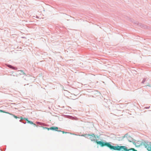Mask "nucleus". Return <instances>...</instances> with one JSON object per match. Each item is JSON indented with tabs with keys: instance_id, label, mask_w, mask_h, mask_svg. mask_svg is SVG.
I'll return each mask as SVG.
<instances>
[{
	"instance_id": "obj_1",
	"label": "nucleus",
	"mask_w": 151,
	"mask_h": 151,
	"mask_svg": "<svg viewBox=\"0 0 151 151\" xmlns=\"http://www.w3.org/2000/svg\"><path fill=\"white\" fill-rule=\"evenodd\" d=\"M101 147L106 146L109 147L111 150H117L121 151H127L128 147L124 146H112L110 144L111 142H103L102 141H99L97 142Z\"/></svg>"
},
{
	"instance_id": "obj_2",
	"label": "nucleus",
	"mask_w": 151,
	"mask_h": 151,
	"mask_svg": "<svg viewBox=\"0 0 151 151\" xmlns=\"http://www.w3.org/2000/svg\"><path fill=\"white\" fill-rule=\"evenodd\" d=\"M143 145L149 151H151V143L148 142H145Z\"/></svg>"
},
{
	"instance_id": "obj_3",
	"label": "nucleus",
	"mask_w": 151,
	"mask_h": 151,
	"mask_svg": "<svg viewBox=\"0 0 151 151\" xmlns=\"http://www.w3.org/2000/svg\"><path fill=\"white\" fill-rule=\"evenodd\" d=\"M87 135L88 136V137H89V138L92 141H95L98 144L97 142H98V141H97L96 139H96V137L94 134H93L92 135H90L88 134Z\"/></svg>"
},
{
	"instance_id": "obj_4",
	"label": "nucleus",
	"mask_w": 151,
	"mask_h": 151,
	"mask_svg": "<svg viewBox=\"0 0 151 151\" xmlns=\"http://www.w3.org/2000/svg\"><path fill=\"white\" fill-rule=\"evenodd\" d=\"M50 130H55L58 131H60L58 130V127H51L50 128Z\"/></svg>"
},
{
	"instance_id": "obj_5",
	"label": "nucleus",
	"mask_w": 151,
	"mask_h": 151,
	"mask_svg": "<svg viewBox=\"0 0 151 151\" xmlns=\"http://www.w3.org/2000/svg\"><path fill=\"white\" fill-rule=\"evenodd\" d=\"M24 119H25L27 121V123H30L31 124H34L35 125H36L35 124H33V122L28 120L27 118H24Z\"/></svg>"
},
{
	"instance_id": "obj_6",
	"label": "nucleus",
	"mask_w": 151,
	"mask_h": 151,
	"mask_svg": "<svg viewBox=\"0 0 151 151\" xmlns=\"http://www.w3.org/2000/svg\"><path fill=\"white\" fill-rule=\"evenodd\" d=\"M6 113L8 114H9L10 115H11L13 116L16 119H17V118H19V117H18L17 116H15V115H14L13 114H12L11 113H9V112H6Z\"/></svg>"
},
{
	"instance_id": "obj_7",
	"label": "nucleus",
	"mask_w": 151,
	"mask_h": 151,
	"mask_svg": "<svg viewBox=\"0 0 151 151\" xmlns=\"http://www.w3.org/2000/svg\"><path fill=\"white\" fill-rule=\"evenodd\" d=\"M8 66V67H9L11 68H12L13 69H17V68H15L14 67H13L11 65H9Z\"/></svg>"
},
{
	"instance_id": "obj_8",
	"label": "nucleus",
	"mask_w": 151,
	"mask_h": 151,
	"mask_svg": "<svg viewBox=\"0 0 151 151\" xmlns=\"http://www.w3.org/2000/svg\"><path fill=\"white\" fill-rule=\"evenodd\" d=\"M37 124L41 125H44V124L40 122H37Z\"/></svg>"
},
{
	"instance_id": "obj_9",
	"label": "nucleus",
	"mask_w": 151,
	"mask_h": 151,
	"mask_svg": "<svg viewBox=\"0 0 151 151\" xmlns=\"http://www.w3.org/2000/svg\"><path fill=\"white\" fill-rule=\"evenodd\" d=\"M146 78H144L143 79V80H142V83H145V82L146 81Z\"/></svg>"
},
{
	"instance_id": "obj_10",
	"label": "nucleus",
	"mask_w": 151,
	"mask_h": 151,
	"mask_svg": "<svg viewBox=\"0 0 151 151\" xmlns=\"http://www.w3.org/2000/svg\"><path fill=\"white\" fill-rule=\"evenodd\" d=\"M18 71H20L21 72V73H20L21 74H23L24 75H25V73L22 70H19Z\"/></svg>"
},
{
	"instance_id": "obj_11",
	"label": "nucleus",
	"mask_w": 151,
	"mask_h": 151,
	"mask_svg": "<svg viewBox=\"0 0 151 151\" xmlns=\"http://www.w3.org/2000/svg\"><path fill=\"white\" fill-rule=\"evenodd\" d=\"M0 112H4V113H5L6 112H5L4 111H3L2 110H0Z\"/></svg>"
},
{
	"instance_id": "obj_12",
	"label": "nucleus",
	"mask_w": 151,
	"mask_h": 151,
	"mask_svg": "<svg viewBox=\"0 0 151 151\" xmlns=\"http://www.w3.org/2000/svg\"><path fill=\"white\" fill-rule=\"evenodd\" d=\"M45 128L47 129L48 130H50V128H47V127H45Z\"/></svg>"
},
{
	"instance_id": "obj_13",
	"label": "nucleus",
	"mask_w": 151,
	"mask_h": 151,
	"mask_svg": "<svg viewBox=\"0 0 151 151\" xmlns=\"http://www.w3.org/2000/svg\"><path fill=\"white\" fill-rule=\"evenodd\" d=\"M62 132H63V133H67V132H65L64 131H62Z\"/></svg>"
},
{
	"instance_id": "obj_14",
	"label": "nucleus",
	"mask_w": 151,
	"mask_h": 151,
	"mask_svg": "<svg viewBox=\"0 0 151 151\" xmlns=\"http://www.w3.org/2000/svg\"><path fill=\"white\" fill-rule=\"evenodd\" d=\"M21 119L22 120H23V118H22V117L21 118Z\"/></svg>"
},
{
	"instance_id": "obj_15",
	"label": "nucleus",
	"mask_w": 151,
	"mask_h": 151,
	"mask_svg": "<svg viewBox=\"0 0 151 151\" xmlns=\"http://www.w3.org/2000/svg\"><path fill=\"white\" fill-rule=\"evenodd\" d=\"M134 151H137V150H135V149H134Z\"/></svg>"
},
{
	"instance_id": "obj_16",
	"label": "nucleus",
	"mask_w": 151,
	"mask_h": 151,
	"mask_svg": "<svg viewBox=\"0 0 151 151\" xmlns=\"http://www.w3.org/2000/svg\"><path fill=\"white\" fill-rule=\"evenodd\" d=\"M19 121H20V122H21V120H20Z\"/></svg>"
}]
</instances>
